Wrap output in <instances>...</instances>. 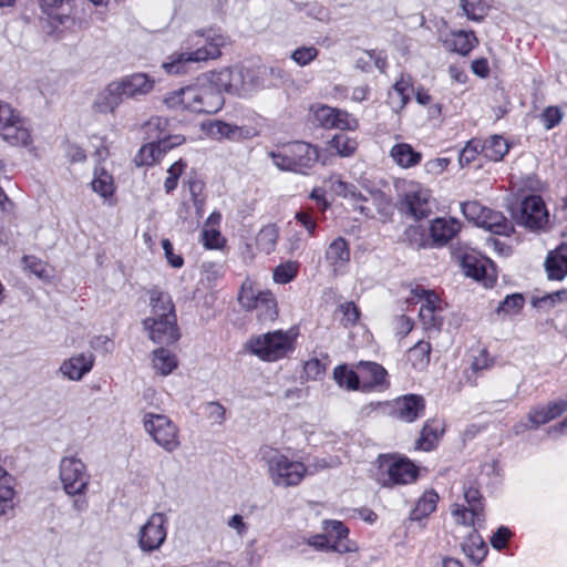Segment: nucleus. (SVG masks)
Instances as JSON below:
<instances>
[{
  "label": "nucleus",
  "instance_id": "nucleus-1",
  "mask_svg": "<svg viewBox=\"0 0 567 567\" xmlns=\"http://www.w3.org/2000/svg\"><path fill=\"white\" fill-rule=\"evenodd\" d=\"M163 103L174 111L214 114L223 107L224 96L213 86L207 74H203L190 85L167 93Z\"/></svg>",
  "mask_w": 567,
  "mask_h": 567
},
{
  "label": "nucleus",
  "instance_id": "nucleus-2",
  "mask_svg": "<svg viewBox=\"0 0 567 567\" xmlns=\"http://www.w3.org/2000/svg\"><path fill=\"white\" fill-rule=\"evenodd\" d=\"M152 316L143 321L144 329L155 343L172 344L179 339L172 297L159 289L150 291Z\"/></svg>",
  "mask_w": 567,
  "mask_h": 567
},
{
  "label": "nucleus",
  "instance_id": "nucleus-3",
  "mask_svg": "<svg viewBox=\"0 0 567 567\" xmlns=\"http://www.w3.org/2000/svg\"><path fill=\"white\" fill-rule=\"evenodd\" d=\"M269 156L278 169L297 174H308L320 159L317 146L299 141L278 146Z\"/></svg>",
  "mask_w": 567,
  "mask_h": 567
},
{
  "label": "nucleus",
  "instance_id": "nucleus-4",
  "mask_svg": "<svg viewBox=\"0 0 567 567\" xmlns=\"http://www.w3.org/2000/svg\"><path fill=\"white\" fill-rule=\"evenodd\" d=\"M297 332L292 329L267 332L249 340L248 350L266 362H276L288 357L296 347Z\"/></svg>",
  "mask_w": 567,
  "mask_h": 567
},
{
  "label": "nucleus",
  "instance_id": "nucleus-5",
  "mask_svg": "<svg viewBox=\"0 0 567 567\" xmlns=\"http://www.w3.org/2000/svg\"><path fill=\"white\" fill-rule=\"evenodd\" d=\"M267 473L277 487H293L306 477L308 468L302 462L290 460L279 451H270L264 455Z\"/></svg>",
  "mask_w": 567,
  "mask_h": 567
},
{
  "label": "nucleus",
  "instance_id": "nucleus-6",
  "mask_svg": "<svg viewBox=\"0 0 567 567\" xmlns=\"http://www.w3.org/2000/svg\"><path fill=\"white\" fill-rule=\"evenodd\" d=\"M143 425L146 433L164 451L172 453L181 446L179 429L167 415L145 413Z\"/></svg>",
  "mask_w": 567,
  "mask_h": 567
},
{
  "label": "nucleus",
  "instance_id": "nucleus-7",
  "mask_svg": "<svg viewBox=\"0 0 567 567\" xmlns=\"http://www.w3.org/2000/svg\"><path fill=\"white\" fill-rule=\"evenodd\" d=\"M59 478L69 496L84 495L90 485L91 475L85 463L74 456H64L59 463Z\"/></svg>",
  "mask_w": 567,
  "mask_h": 567
},
{
  "label": "nucleus",
  "instance_id": "nucleus-8",
  "mask_svg": "<svg viewBox=\"0 0 567 567\" xmlns=\"http://www.w3.org/2000/svg\"><path fill=\"white\" fill-rule=\"evenodd\" d=\"M431 190L417 182H404L399 199V209L421 220L431 214Z\"/></svg>",
  "mask_w": 567,
  "mask_h": 567
},
{
  "label": "nucleus",
  "instance_id": "nucleus-9",
  "mask_svg": "<svg viewBox=\"0 0 567 567\" xmlns=\"http://www.w3.org/2000/svg\"><path fill=\"white\" fill-rule=\"evenodd\" d=\"M225 44L226 38L213 30L195 32L186 40V49L197 63L219 58Z\"/></svg>",
  "mask_w": 567,
  "mask_h": 567
},
{
  "label": "nucleus",
  "instance_id": "nucleus-10",
  "mask_svg": "<svg viewBox=\"0 0 567 567\" xmlns=\"http://www.w3.org/2000/svg\"><path fill=\"white\" fill-rule=\"evenodd\" d=\"M168 518L163 513H153L137 534V544L142 551L152 553L161 548L167 536Z\"/></svg>",
  "mask_w": 567,
  "mask_h": 567
},
{
  "label": "nucleus",
  "instance_id": "nucleus-11",
  "mask_svg": "<svg viewBox=\"0 0 567 567\" xmlns=\"http://www.w3.org/2000/svg\"><path fill=\"white\" fill-rule=\"evenodd\" d=\"M206 74L221 95L223 92L244 95L252 89V85L246 81L249 72L241 69L225 68Z\"/></svg>",
  "mask_w": 567,
  "mask_h": 567
},
{
  "label": "nucleus",
  "instance_id": "nucleus-12",
  "mask_svg": "<svg viewBox=\"0 0 567 567\" xmlns=\"http://www.w3.org/2000/svg\"><path fill=\"white\" fill-rule=\"evenodd\" d=\"M380 468L386 475V478H381L384 486L410 484L417 477L416 466L404 457L383 456Z\"/></svg>",
  "mask_w": 567,
  "mask_h": 567
},
{
  "label": "nucleus",
  "instance_id": "nucleus-13",
  "mask_svg": "<svg viewBox=\"0 0 567 567\" xmlns=\"http://www.w3.org/2000/svg\"><path fill=\"white\" fill-rule=\"evenodd\" d=\"M567 411V401L558 400L545 405H537L527 414V421H520L514 426V433L520 434L526 430L538 429L540 425L557 419Z\"/></svg>",
  "mask_w": 567,
  "mask_h": 567
},
{
  "label": "nucleus",
  "instance_id": "nucleus-14",
  "mask_svg": "<svg viewBox=\"0 0 567 567\" xmlns=\"http://www.w3.org/2000/svg\"><path fill=\"white\" fill-rule=\"evenodd\" d=\"M517 223L532 230L542 229L547 225L548 213L539 196H529L523 200Z\"/></svg>",
  "mask_w": 567,
  "mask_h": 567
},
{
  "label": "nucleus",
  "instance_id": "nucleus-15",
  "mask_svg": "<svg viewBox=\"0 0 567 567\" xmlns=\"http://www.w3.org/2000/svg\"><path fill=\"white\" fill-rule=\"evenodd\" d=\"M95 357L91 352L76 353L63 360L59 367V374L69 381H81L94 367Z\"/></svg>",
  "mask_w": 567,
  "mask_h": 567
},
{
  "label": "nucleus",
  "instance_id": "nucleus-16",
  "mask_svg": "<svg viewBox=\"0 0 567 567\" xmlns=\"http://www.w3.org/2000/svg\"><path fill=\"white\" fill-rule=\"evenodd\" d=\"M173 143H168L167 140L151 142L143 145L138 153L134 157V162L137 166H151L162 158V156L173 147L181 145L184 138L181 135L174 137Z\"/></svg>",
  "mask_w": 567,
  "mask_h": 567
},
{
  "label": "nucleus",
  "instance_id": "nucleus-17",
  "mask_svg": "<svg viewBox=\"0 0 567 567\" xmlns=\"http://www.w3.org/2000/svg\"><path fill=\"white\" fill-rule=\"evenodd\" d=\"M123 97L140 99L151 93L155 81L145 73H134L116 81Z\"/></svg>",
  "mask_w": 567,
  "mask_h": 567
},
{
  "label": "nucleus",
  "instance_id": "nucleus-18",
  "mask_svg": "<svg viewBox=\"0 0 567 567\" xmlns=\"http://www.w3.org/2000/svg\"><path fill=\"white\" fill-rule=\"evenodd\" d=\"M425 401L417 394L398 398L393 403V415L404 422H413L423 415Z\"/></svg>",
  "mask_w": 567,
  "mask_h": 567
},
{
  "label": "nucleus",
  "instance_id": "nucleus-19",
  "mask_svg": "<svg viewBox=\"0 0 567 567\" xmlns=\"http://www.w3.org/2000/svg\"><path fill=\"white\" fill-rule=\"evenodd\" d=\"M463 268L467 277L481 281L485 287H492L497 275L494 265L488 259H477L472 256L463 258Z\"/></svg>",
  "mask_w": 567,
  "mask_h": 567
},
{
  "label": "nucleus",
  "instance_id": "nucleus-20",
  "mask_svg": "<svg viewBox=\"0 0 567 567\" xmlns=\"http://www.w3.org/2000/svg\"><path fill=\"white\" fill-rule=\"evenodd\" d=\"M350 256L351 251L348 241L342 237H338L328 246L324 258L333 274L337 275L347 268L350 262Z\"/></svg>",
  "mask_w": 567,
  "mask_h": 567
},
{
  "label": "nucleus",
  "instance_id": "nucleus-21",
  "mask_svg": "<svg viewBox=\"0 0 567 567\" xmlns=\"http://www.w3.org/2000/svg\"><path fill=\"white\" fill-rule=\"evenodd\" d=\"M123 94L116 81L109 83L95 96L92 107L96 113H114L122 103Z\"/></svg>",
  "mask_w": 567,
  "mask_h": 567
},
{
  "label": "nucleus",
  "instance_id": "nucleus-22",
  "mask_svg": "<svg viewBox=\"0 0 567 567\" xmlns=\"http://www.w3.org/2000/svg\"><path fill=\"white\" fill-rule=\"evenodd\" d=\"M361 379V391L367 392L386 383V371L375 362L361 361L357 364Z\"/></svg>",
  "mask_w": 567,
  "mask_h": 567
},
{
  "label": "nucleus",
  "instance_id": "nucleus-23",
  "mask_svg": "<svg viewBox=\"0 0 567 567\" xmlns=\"http://www.w3.org/2000/svg\"><path fill=\"white\" fill-rule=\"evenodd\" d=\"M461 224L452 217H439L432 220L430 226V235L433 243L443 246L449 243L460 231Z\"/></svg>",
  "mask_w": 567,
  "mask_h": 567
},
{
  "label": "nucleus",
  "instance_id": "nucleus-24",
  "mask_svg": "<svg viewBox=\"0 0 567 567\" xmlns=\"http://www.w3.org/2000/svg\"><path fill=\"white\" fill-rule=\"evenodd\" d=\"M0 136L12 146L29 147L33 143L30 124L22 116L10 127L2 128Z\"/></svg>",
  "mask_w": 567,
  "mask_h": 567
},
{
  "label": "nucleus",
  "instance_id": "nucleus-25",
  "mask_svg": "<svg viewBox=\"0 0 567 567\" xmlns=\"http://www.w3.org/2000/svg\"><path fill=\"white\" fill-rule=\"evenodd\" d=\"M412 92V79L410 76L401 75L388 94V103L391 109L396 113L402 111L408 104Z\"/></svg>",
  "mask_w": 567,
  "mask_h": 567
},
{
  "label": "nucleus",
  "instance_id": "nucleus-26",
  "mask_svg": "<svg viewBox=\"0 0 567 567\" xmlns=\"http://www.w3.org/2000/svg\"><path fill=\"white\" fill-rule=\"evenodd\" d=\"M389 156L399 167L408 169L417 166L422 161V154L415 151L409 143L394 144Z\"/></svg>",
  "mask_w": 567,
  "mask_h": 567
},
{
  "label": "nucleus",
  "instance_id": "nucleus-27",
  "mask_svg": "<svg viewBox=\"0 0 567 567\" xmlns=\"http://www.w3.org/2000/svg\"><path fill=\"white\" fill-rule=\"evenodd\" d=\"M16 480L0 466V516L7 515L14 508Z\"/></svg>",
  "mask_w": 567,
  "mask_h": 567
},
{
  "label": "nucleus",
  "instance_id": "nucleus-28",
  "mask_svg": "<svg viewBox=\"0 0 567 567\" xmlns=\"http://www.w3.org/2000/svg\"><path fill=\"white\" fill-rule=\"evenodd\" d=\"M474 32L456 31L451 32L443 41L444 47L461 55H467L477 44Z\"/></svg>",
  "mask_w": 567,
  "mask_h": 567
},
{
  "label": "nucleus",
  "instance_id": "nucleus-29",
  "mask_svg": "<svg viewBox=\"0 0 567 567\" xmlns=\"http://www.w3.org/2000/svg\"><path fill=\"white\" fill-rule=\"evenodd\" d=\"M545 265L549 278L556 280L564 279L567 276V244H563L551 251Z\"/></svg>",
  "mask_w": 567,
  "mask_h": 567
},
{
  "label": "nucleus",
  "instance_id": "nucleus-30",
  "mask_svg": "<svg viewBox=\"0 0 567 567\" xmlns=\"http://www.w3.org/2000/svg\"><path fill=\"white\" fill-rule=\"evenodd\" d=\"M220 218L219 213H212L202 231V240L207 249H220L225 245V238L217 228Z\"/></svg>",
  "mask_w": 567,
  "mask_h": 567
},
{
  "label": "nucleus",
  "instance_id": "nucleus-31",
  "mask_svg": "<svg viewBox=\"0 0 567 567\" xmlns=\"http://www.w3.org/2000/svg\"><path fill=\"white\" fill-rule=\"evenodd\" d=\"M324 529L327 532H334L337 536V540L331 544L330 550L337 551L340 554L344 553H352L358 549L357 545L353 542L350 540H343V538H347L349 534V529L339 520H326L324 522Z\"/></svg>",
  "mask_w": 567,
  "mask_h": 567
},
{
  "label": "nucleus",
  "instance_id": "nucleus-32",
  "mask_svg": "<svg viewBox=\"0 0 567 567\" xmlns=\"http://www.w3.org/2000/svg\"><path fill=\"white\" fill-rule=\"evenodd\" d=\"M192 63H197L190 51L185 48L183 52H174L172 53L165 62H163L162 68L167 74L171 75H181L185 74L189 71V65Z\"/></svg>",
  "mask_w": 567,
  "mask_h": 567
},
{
  "label": "nucleus",
  "instance_id": "nucleus-33",
  "mask_svg": "<svg viewBox=\"0 0 567 567\" xmlns=\"http://www.w3.org/2000/svg\"><path fill=\"white\" fill-rule=\"evenodd\" d=\"M91 187L94 193L107 199L112 197L115 192L114 178L103 166H96L94 168Z\"/></svg>",
  "mask_w": 567,
  "mask_h": 567
},
{
  "label": "nucleus",
  "instance_id": "nucleus-34",
  "mask_svg": "<svg viewBox=\"0 0 567 567\" xmlns=\"http://www.w3.org/2000/svg\"><path fill=\"white\" fill-rule=\"evenodd\" d=\"M152 365L156 373L166 377L171 374L177 367L176 355L167 349L159 348L152 353Z\"/></svg>",
  "mask_w": 567,
  "mask_h": 567
},
{
  "label": "nucleus",
  "instance_id": "nucleus-35",
  "mask_svg": "<svg viewBox=\"0 0 567 567\" xmlns=\"http://www.w3.org/2000/svg\"><path fill=\"white\" fill-rule=\"evenodd\" d=\"M333 379L340 388L348 391H361V379L359 370L350 369L347 364H341L334 368Z\"/></svg>",
  "mask_w": 567,
  "mask_h": 567
},
{
  "label": "nucleus",
  "instance_id": "nucleus-36",
  "mask_svg": "<svg viewBox=\"0 0 567 567\" xmlns=\"http://www.w3.org/2000/svg\"><path fill=\"white\" fill-rule=\"evenodd\" d=\"M437 502L439 494L435 491H425L424 494L419 498L413 511L411 512V519L421 520L422 518L427 517L435 511Z\"/></svg>",
  "mask_w": 567,
  "mask_h": 567
},
{
  "label": "nucleus",
  "instance_id": "nucleus-37",
  "mask_svg": "<svg viewBox=\"0 0 567 567\" xmlns=\"http://www.w3.org/2000/svg\"><path fill=\"white\" fill-rule=\"evenodd\" d=\"M483 155L494 162L501 161L508 152L509 145L507 141L499 135H493L482 142Z\"/></svg>",
  "mask_w": 567,
  "mask_h": 567
},
{
  "label": "nucleus",
  "instance_id": "nucleus-38",
  "mask_svg": "<svg viewBox=\"0 0 567 567\" xmlns=\"http://www.w3.org/2000/svg\"><path fill=\"white\" fill-rule=\"evenodd\" d=\"M486 224H481L483 227L494 234L508 236L513 230L512 223L506 219L499 212L487 209L485 215Z\"/></svg>",
  "mask_w": 567,
  "mask_h": 567
},
{
  "label": "nucleus",
  "instance_id": "nucleus-39",
  "mask_svg": "<svg viewBox=\"0 0 567 567\" xmlns=\"http://www.w3.org/2000/svg\"><path fill=\"white\" fill-rule=\"evenodd\" d=\"M145 133L148 138L164 141L167 140L168 143H173L175 140L174 136L168 135V120L162 116H153L145 123Z\"/></svg>",
  "mask_w": 567,
  "mask_h": 567
},
{
  "label": "nucleus",
  "instance_id": "nucleus-40",
  "mask_svg": "<svg viewBox=\"0 0 567 567\" xmlns=\"http://www.w3.org/2000/svg\"><path fill=\"white\" fill-rule=\"evenodd\" d=\"M264 292L252 281L246 279L241 285L238 301L245 310H254L258 307Z\"/></svg>",
  "mask_w": 567,
  "mask_h": 567
},
{
  "label": "nucleus",
  "instance_id": "nucleus-41",
  "mask_svg": "<svg viewBox=\"0 0 567 567\" xmlns=\"http://www.w3.org/2000/svg\"><path fill=\"white\" fill-rule=\"evenodd\" d=\"M255 310L260 322H274L278 318V305L272 292L266 290Z\"/></svg>",
  "mask_w": 567,
  "mask_h": 567
},
{
  "label": "nucleus",
  "instance_id": "nucleus-42",
  "mask_svg": "<svg viewBox=\"0 0 567 567\" xmlns=\"http://www.w3.org/2000/svg\"><path fill=\"white\" fill-rule=\"evenodd\" d=\"M278 238L277 226L274 224L266 225L256 235V246L261 252L270 254L275 250Z\"/></svg>",
  "mask_w": 567,
  "mask_h": 567
},
{
  "label": "nucleus",
  "instance_id": "nucleus-43",
  "mask_svg": "<svg viewBox=\"0 0 567 567\" xmlns=\"http://www.w3.org/2000/svg\"><path fill=\"white\" fill-rule=\"evenodd\" d=\"M464 554L475 564L481 563L486 554L487 547L483 539L474 534L471 535L462 545Z\"/></svg>",
  "mask_w": 567,
  "mask_h": 567
},
{
  "label": "nucleus",
  "instance_id": "nucleus-44",
  "mask_svg": "<svg viewBox=\"0 0 567 567\" xmlns=\"http://www.w3.org/2000/svg\"><path fill=\"white\" fill-rule=\"evenodd\" d=\"M410 301L422 302L421 308H430L433 310H443L442 302L439 296L432 291L426 290L421 286L411 289Z\"/></svg>",
  "mask_w": 567,
  "mask_h": 567
},
{
  "label": "nucleus",
  "instance_id": "nucleus-45",
  "mask_svg": "<svg viewBox=\"0 0 567 567\" xmlns=\"http://www.w3.org/2000/svg\"><path fill=\"white\" fill-rule=\"evenodd\" d=\"M431 347L430 343L419 341L408 352V359L412 365L417 370H423L430 362Z\"/></svg>",
  "mask_w": 567,
  "mask_h": 567
},
{
  "label": "nucleus",
  "instance_id": "nucleus-46",
  "mask_svg": "<svg viewBox=\"0 0 567 567\" xmlns=\"http://www.w3.org/2000/svg\"><path fill=\"white\" fill-rule=\"evenodd\" d=\"M483 511V505L474 504L472 507H464L455 504L452 508V515L457 524L474 525L475 519H480Z\"/></svg>",
  "mask_w": 567,
  "mask_h": 567
},
{
  "label": "nucleus",
  "instance_id": "nucleus-47",
  "mask_svg": "<svg viewBox=\"0 0 567 567\" xmlns=\"http://www.w3.org/2000/svg\"><path fill=\"white\" fill-rule=\"evenodd\" d=\"M330 189L338 196L350 198L354 202L364 199L354 185L348 184L338 176H331L328 181Z\"/></svg>",
  "mask_w": 567,
  "mask_h": 567
},
{
  "label": "nucleus",
  "instance_id": "nucleus-48",
  "mask_svg": "<svg viewBox=\"0 0 567 567\" xmlns=\"http://www.w3.org/2000/svg\"><path fill=\"white\" fill-rule=\"evenodd\" d=\"M299 262L288 260L279 264L272 271V279L276 284L285 285L292 281L299 271Z\"/></svg>",
  "mask_w": 567,
  "mask_h": 567
},
{
  "label": "nucleus",
  "instance_id": "nucleus-49",
  "mask_svg": "<svg viewBox=\"0 0 567 567\" xmlns=\"http://www.w3.org/2000/svg\"><path fill=\"white\" fill-rule=\"evenodd\" d=\"M357 147V141L346 134H337L329 141V148L342 157L351 156Z\"/></svg>",
  "mask_w": 567,
  "mask_h": 567
},
{
  "label": "nucleus",
  "instance_id": "nucleus-50",
  "mask_svg": "<svg viewBox=\"0 0 567 567\" xmlns=\"http://www.w3.org/2000/svg\"><path fill=\"white\" fill-rule=\"evenodd\" d=\"M241 127L223 121H214L209 124L208 132L215 138L235 140L241 136Z\"/></svg>",
  "mask_w": 567,
  "mask_h": 567
},
{
  "label": "nucleus",
  "instance_id": "nucleus-51",
  "mask_svg": "<svg viewBox=\"0 0 567 567\" xmlns=\"http://www.w3.org/2000/svg\"><path fill=\"white\" fill-rule=\"evenodd\" d=\"M488 208L481 205L478 202H466L462 204V213L466 219L473 221L475 225L486 224L485 215Z\"/></svg>",
  "mask_w": 567,
  "mask_h": 567
},
{
  "label": "nucleus",
  "instance_id": "nucleus-52",
  "mask_svg": "<svg viewBox=\"0 0 567 567\" xmlns=\"http://www.w3.org/2000/svg\"><path fill=\"white\" fill-rule=\"evenodd\" d=\"M464 14L473 21H481L487 12L483 0H461Z\"/></svg>",
  "mask_w": 567,
  "mask_h": 567
},
{
  "label": "nucleus",
  "instance_id": "nucleus-53",
  "mask_svg": "<svg viewBox=\"0 0 567 567\" xmlns=\"http://www.w3.org/2000/svg\"><path fill=\"white\" fill-rule=\"evenodd\" d=\"M480 153H483L482 141L480 140H471L466 143L458 156L460 165L466 166L470 165Z\"/></svg>",
  "mask_w": 567,
  "mask_h": 567
},
{
  "label": "nucleus",
  "instance_id": "nucleus-54",
  "mask_svg": "<svg viewBox=\"0 0 567 567\" xmlns=\"http://www.w3.org/2000/svg\"><path fill=\"white\" fill-rule=\"evenodd\" d=\"M319 51L316 47H300L292 51L290 58L299 66H306L318 58Z\"/></svg>",
  "mask_w": 567,
  "mask_h": 567
},
{
  "label": "nucleus",
  "instance_id": "nucleus-55",
  "mask_svg": "<svg viewBox=\"0 0 567 567\" xmlns=\"http://www.w3.org/2000/svg\"><path fill=\"white\" fill-rule=\"evenodd\" d=\"M186 164L183 161H177L169 166L167 169V177L164 182V188L166 193L173 192L177 187V181L183 174Z\"/></svg>",
  "mask_w": 567,
  "mask_h": 567
},
{
  "label": "nucleus",
  "instance_id": "nucleus-56",
  "mask_svg": "<svg viewBox=\"0 0 567 567\" xmlns=\"http://www.w3.org/2000/svg\"><path fill=\"white\" fill-rule=\"evenodd\" d=\"M332 128L353 131L358 127V120L343 110L336 109Z\"/></svg>",
  "mask_w": 567,
  "mask_h": 567
},
{
  "label": "nucleus",
  "instance_id": "nucleus-57",
  "mask_svg": "<svg viewBox=\"0 0 567 567\" xmlns=\"http://www.w3.org/2000/svg\"><path fill=\"white\" fill-rule=\"evenodd\" d=\"M20 117V112L10 104L0 101V135L2 134V128L10 127Z\"/></svg>",
  "mask_w": 567,
  "mask_h": 567
},
{
  "label": "nucleus",
  "instance_id": "nucleus-58",
  "mask_svg": "<svg viewBox=\"0 0 567 567\" xmlns=\"http://www.w3.org/2000/svg\"><path fill=\"white\" fill-rule=\"evenodd\" d=\"M524 303H525L524 297L519 293H514V295L507 296L503 300V302L497 308V311L508 313V315L517 313L524 307Z\"/></svg>",
  "mask_w": 567,
  "mask_h": 567
},
{
  "label": "nucleus",
  "instance_id": "nucleus-59",
  "mask_svg": "<svg viewBox=\"0 0 567 567\" xmlns=\"http://www.w3.org/2000/svg\"><path fill=\"white\" fill-rule=\"evenodd\" d=\"M442 310H433L430 308H420V319L426 330L439 329L443 322L439 313Z\"/></svg>",
  "mask_w": 567,
  "mask_h": 567
},
{
  "label": "nucleus",
  "instance_id": "nucleus-60",
  "mask_svg": "<svg viewBox=\"0 0 567 567\" xmlns=\"http://www.w3.org/2000/svg\"><path fill=\"white\" fill-rule=\"evenodd\" d=\"M23 264L27 269H29L40 279H48L50 277L47 264L39 258L34 256H25L23 257Z\"/></svg>",
  "mask_w": 567,
  "mask_h": 567
},
{
  "label": "nucleus",
  "instance_id": "nucleus-61",
  "mask_svg": "<svg viewBox=\"0 0 567 567\" xmlns=\"http://www.w3.org/2000/svg\"><path fill=\"white\" fill-rule=\"evenodd\" d=\"M440 432H442V430L439 426L433 427L432 423H426L421 432L419 446L423 450H431L433 441L439 437Z\"/></svg>",
  "mask_w": 567,
  "mask_h": 567
},
{
  "label": "nucleus",
  "instance_id": "nucleus-62",
  "mask_svg": "<svg viewBox=\"0 0 567 567\" xmlns=\"http://www.w3.org/2000/svg\"><path fill=\"white\" fill-rule=\"evenodd\" d=\"M563 118V112L557 106H548L540 114V120L546 130L557 126Z\"/></svg>",
  "mask_w": 567,
  "mask_h": 567
},
{
  "label": "nucleus",
  "instance_id": "nucleus-63",
  "mask_svg": "<svg viewBox=\"0 0 567 567\" xmlns=\"http://www.w3.org/2000/svg\"><path fill=\"white\" fill-rule=\"evenodd\" d=\"M205 413L207 417L215 424H223L226 420V409L216 401L205 404Z\"/></svg>",
  "mask_w": 567,
  "mask_h": 567
},
{
  "label": "nucleus",
  "instance_id": "nucleus-64",
  "mask_svg": "<svg viewBox=\"0 0 567 567\" xmlns=\"http://www.w3.org/2000/svg\"><path fill=\"white\" fill-rule=\"evenodd\" d=\"M334 111L336 107L328 105L318 106L315 110V118L321 126L332 128L334 120L333 117L336 116Z\"/></svg>",
  "mask_w": 567,
  "mask_h": 567
}]
</instances>
